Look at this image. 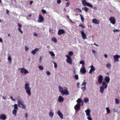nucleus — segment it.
<instances>
[{"instance_id": "62", "label": "nucleus", "mask_w": 120, "mask_h": 120, "mask_svg": "<svg viewBox=\"0 0 120 120\" xmlns=\"http://www.w3.org/2000/svg\"><path fill=\"white\" fill-rule=\"evenodd\" d=\"M104 56H105V58H106L107 57V55L106 54H105L104 55Z\"/></svg>"}, {"instance_id": "28", "label": "nucleus", "mask_w": 120, "mask_h": 120, "mask_svg": "<svg viewBox=\"0 0 120 120\" xmlns=\"http://www.w3.org/2000/svg\"><path fill=\"white\" fill-rule=\"evenodd\" d=\"M49 116L51 117H52L53 115H54V113L52 112H51L50 111L49 112Z\"/></svg>"}, {"instance_id": "5", "label": "nucleus", "mask_w": 120, "mask_h": 120, "mask_svg": "<svg viewBox=\"0 0 120 120\" xmlns=\"http://www.w3.org/2000/svg\"><path fill=\"white\" fill-rule=\"evenodd\" d=\"M18 69L19 70H20V72L22 73H24V74H26L29 73L28 71L27 70L23 68H19Z\"/></svg>"}, {"instance_id": "11", "label": "nucleus", "mask_w": 120, "mask_h": 120, "mask_svg": "<svg viewBox=\"0 0 120 120\" xmlns=\"http://www.w3.org/2000/svg\"><path fill=\"white\" fill-rule=\"evenodd\" d=\"M80 72L81 73V74H85L86 72V70L84 67H83L81 69Z\"/></svg>"}, {"instance_id": "18", "label": "nucleus", "mask_w": 120, "mask_h": 120, "mask_svg": "<svg viewBox=\"0 0 120 120\" xmlns=\"http://www.w3.org/2000/svg\"><path fill=\"white\" fill-rule=\"evenodd\" d=\"M92 22L95 24H98L99 23L100 21L96 19H94L92 20Z\"/></svg>"}, {"instance_id": "19", "label": "nucleus", "mask_w": 120, "mask_h": 120, "mask_svg": "<svg viewBox=\"0 0 120 120\" xmlns=\"http://www.w3.org/2000/svg\"><path fill=\"white\" fill-rule=\"evenodd\" d=\"M7 118L6 116L3 114H2L0 116V119L3 120H5Z\"/></svg>"}, {"instance_id": "27", "label": "nucleus", "mask_w": 120, "mask_h": 120, "mask_svg": "<svg viewBox=\"0 0 120 120\" xmlns=\"http://www.w3.org/2000/svg\"><path fill=\"white\" fill-rule=\"evenodd\" d=\"M82 9L86 12L88 11V9L86 7H83L82 8Z\"/></svg>"}, {"instance_id": "30", "label": "nucleus", "mask_w": 120, "mask_h": 120, "mask_svg": "<svg viewBox=\"0 0 120 120\" xmlns=\"http://www.w3.org/2000/svg\"><path fill=\"white\" fill-rule=\"evenodd\" d=\"M49 53L52 56H55V54L53 52L50 51L49 52Z\"/></svg>"}, {"instance_id": "1", "label": "nucleus", "mask_w": 120, "mask_h": 120, "mask_svg": "<svg viewBox=\"0 0 120 120\" xmlns=\"http://www.w3.org/2000/svg\"><path fill=\"white\" fill-rule=\"evenodd\" d=\"M59 88L60 92L61 93L62 95H63L65 94L66 95H69V92L67 88H65L64 90L63 88L60 86H59Z\"/></svg>"}, {"instance_id": "45", "label": "nucleus", "mask_w": 120, "mask_h": 120, "mask_svg": "<svg viewBox=\"0 0 120 120\" xmlns=\"http://www.w3.org/2000/svg\"><path fill=\"white\" fill-rule=\"evenodd\" d=\"M70 3L69 2H68L66 4V6L67 7L69 6V5Z\"/></svg>"}, {"instance_id": "21", "label": "nucleus", "mask_w": 120, "mask_h": 120, "mask_svg": "<svg viewBox=\"0 0 120 120\" xmlns=\"http://www.w3.org/2000/svg\"><path fill=\"white\" fill-rule=\"evenodd\" d=\"M39 49L38 48H37L34 50L31 51V53L33 55H35L37 52L38 51Z\"/></svg>"}, {"instance_id": "35", "label": "nucleus", "mask_w": 120, "mask_h": 120, "mask_svg": "<svg viewBox=\"0 0 120 120\" xmlns=\"http://www.w3.org/2000/svg\"><path fill=\"white\" fill-rule=\"evenodd\" d=\"M79 26H81L82 28H85V27L84 26L83 24L82 23H81L79 25Z\"/></svg>"}, {"instance_id": "14", "label": "nucleus", "mask_w": 120, "mask_h": 120, "mask_svg": "<svg viewBox=\"0 0 120 120\" xmlns=\"http://www.w3.org/2000/svg\"><path fill=\"white\" fill-rule=\"evenodd\" d=\"M90 67L91 68V69L89 71V73L90 74H91L92 72H94L95 69L94 67L92 65H91L90 66H89V67Z\"/></svg>"}, {"instance_id": "58", "label": "nucleus", "mask_w": 120, "mask_h": 120, "mask_svg": "<svg viewBox=\"0 0 120 120\" xmlns=\"http://www.w3.org/2000/svg\"><path fill=\"white\" fill-rule=\"evenodd\" d=\"M9 11L7 9V10H6V13L7 14H8V15H9Z\"/></svg>"}, {"instance_id": "16", "label": "nucleus", "mask_w": 120, "mask_h": 120, "mask_svg": "<svg viewBox=\"0 0 120 120\" xmlns=\"http://www.w3.org/2000/svg\"><path fill=\"white\" fill-rule=\"evenodd\" d=\"M80 105L78 104H76L74 106V109L76 111L79 110L80 108Z\"/></svg>"}, {"instance_id": "8", "label": "nucleus", "mask_w": 120, "mask_h": 120, "mask_svg": "<svg viewBox=\"0 0 120 120\" xmlns=\"http://www.w3.org/2000/svg\"><path fill=\"white\" fill-rule=\"evenodd\" d=\"M39 17L38 18V22H41L44 21V18L41 14H40L39 15Z\"/></svg>"}, {"instance_id": "42", "label": "nucleus", "mask_w": 120, "mask_h": 120, "mask_svg": "<svg viewBox=\"0 0 120 120\" xmlns=\"http://www.w3.org/2000/svg\"><path fill=\"white\" fill-rule=\"evenodd\" d=\"M106 66L107 68H109L111 66V65L109 64L108 63L106 65Z\"/></svg>"}, {"instance_id": "4", "label": "nucleus", "mask_w": 120, "mask_h": 120, "mask_svg": "<svg viewBox=\"0 0 120 120\" xmlns=\"http://www.w3.org/2000/svg\"><path fill=\"white\" fill-rule=\"evenodd\" d=\"M82 4L84 6H87L91 8L93 7V6L92 5L89 3L86 2L85 0H82Z\"/></svg>"}, {"instance_id": "63", "label": "nucleus", "mask_w": 120, "mask_h": 120, "mask_svg": "<svg viewBox=\"0 0 120 120\" xmlns=\"http://www.w3.org/2000/svg\"><path fill=\"white\" fill-rule=\"evenodd\" d=\"M0 42H2V39L1 38H0Z\"/></svg>"}, {"instance_id": "31", "label": "nucleus", "mask_w": 120, "mask_h": 120, "mask_svg": "<svg viewBox=\"0 0 120 120\" xmlns=\"http://www.w3.org/2000/svg\"><path fill=\"white\" fill-rule=\"evenodd\" d=\"M14 109H15L17 110L18 109V108L17 106V105L16 104H15L14 105Z\"/></svg>"}, {"instance_id": "44", "label": "nucleus", "mask_w": 120, "mask_h": 120, "mask_svg": "<svg viewBox=\"0 0 120 120\" xmlns=\"http://www.w3.org/2000/svg\"><path fill=\"white\" fill-rule=\"evenodd\" d=\"M88 116L87 117V119H88V120H92V118L90 116Z\"/></svg>"}, {"instance_id": "46", "label": "nucleus", "mask_w": 120, "mask_h": 120, "mask_svg": "<svg viewBox=\"0 0 120 120\" xmlns=\"http://www.w3.org/2000/svg\"><path fill=\"white\" fill-rule=\"evenodd\" d=\"M113 31L114 32V33H115L116 32H119L120 31V30H119L118 29H115V30H113Z\"/></svg>"}, {"instance_id": "40", "label": "nucleus", "mask_w": 120, "mask_h": 120, "mask_svg": "<svg viewBox=\"0 0 120 120\" xmlns=\"http://www.w3.org/2000/svg\"><path fill=\"white\" fill-rule=\"evenodd\" d=\"M75 78L76 80H78L79 79L78 75H75Z\"/></svg>"}, {"instance_id": "6", "label": "nucleus", "mask_w": 120, "mask_h": 120, "mask_svg": "<svg viewBox=\"0 0 120 120\" xmlns=\"http://www.w3.org/2000/svg\"><path fill=\"white\" fill-rule=\"evenodd\" d=\"M18 104L19 107L24 109H25L26 106L23 104L22 102L20 100H19L18 101Z\"/></svg>"}, {"instance_id": "56", "label": "nucleus", "mask_w": 120, "mask_h": 120, "mask_svg": "<svg viewBox=\"0 0 120 120\" xmlns=\"http://www.w3.org/2000/svg\"><path fill=\"white\" fill-rule=\"evenodd\" d=\"M77 85L78 86V87H79V85H80V83L79 82H77Z\"/></svg>"}, {"instance_id": "25", "label": "nucleus", "mask_w": 120, "mask_h": 120, "mask_svg": "<svg viewBox=\"0 0 120 120\" xmlns=\"http://www.w3.org/2000/svg\"><path fill=\"white\" fill-rule=\"evenodd\" d=\"M77 102L79 103H80L82 102V105H83V102L82 100L80 99H79L76 101Z\"/></svg>"}, {"instance_id": "13", "label": "nucleus", "mask_w": 120, "mask_h": 120, "mask_svg": "<svg viewBox=\"0 0 120 120\" xmlns=\"http://www.w3.org/2000/svg\"><path fill=\"white\" fill-rule=\"evenodd\" d=\"M65 33L64 30L63 29H60L59 30L58 32V34L59 35H61Z\"/></svg>"}, {"instance_id": "39", "label": "nucleus", "mask_w": 120, "mask_h": 120, "mask_svg": "<svg viewBox=\"0 0 120 120\" xmlns=\"http://www.w3.org/2000/svg\"><path fill=\"white\" fill-rule=\"evenodd\" d=\"M115 103L116 104H118L119 103V101L116 98L115 99Z\"/></svg>"}, {"instance_id": "57", "label": "nucleus", "mask_w": 120, "mask_h": 120, "mask_svg": "<svg viewBox=\"0 0 120 120\" xmlns=\"http://www.w3.org/2000/svg\"><path fill=\"white\" fill-rule=\"evenodd\" d=\"M92 52L94 54H95L96 52V51L93 49L92 50Z\"/></svg>"}, {"instance_id": "22", "label": "nucleus", "mask_w": 120, "mask_h": 120, "mask_svg": "<svg viewBox=\"0 0 120 120\" xmlns=\"http://www.w3.org/2000/svg\"><path fill=\"white\" fill-rule=\"evenodd\" d=\"M57 112L60 117L62 119H63V115L62 113L60 112V111L59 110Z\"/></svg>"}, {"instance_id": "3", "label": "nucleus", "mask_w": 120, "mask_h": 120, "mask_svg": "<svg viewBox=\"0 0 120 120\" xmlns=\"http://www.w3.org/2000/svg\"><path fill=\"white\" fill-rule=\"evenodd\" d=\"M108 85L106 84L105 82H102V86L100 87V92L102 93H103L104 90V89L107 88Z\"/></svg>"}, {"instance_id": "38", "label": "nucleus", "mask_w": 120, "mask_h": 120, "mask_svg": "<svg viewBox=\"0 0 120 120\" xmlns=\"http://www.w3.org/2000/svg\"><path fill=\"white\" fill-rule=\"evenodd\" d=\"M39 68L41 70H43V69L44 68L42 66H39Z\"/></svg>"}, {"instance_id": "43", "label": "nucleus", "mask_w": 120, "mask_h": 120, "mask_svg": "<svg viewBox=\"0 0 120 120\" xmlns=\"http://www.w3.org/2000/svg\"><path fill=\"white\" fill-rule=\"evenodd\" d=\"M53 64H54V67L55 68H56L57 67V64L55 62H53Z\"/></svg>"}, {"instance_id": "12", "label": "nucleus", "mask_w": 120, "mask_h": 120, "mask_svg": "<svg viewBox=\"0 0 120 120\" xmlns=\"http://www.w3.org/2000/svg\"><path fill=\"white\" fill-rule=\"evenodd\" d=\"M81 34L82 36V38L84 40H85L86 39V34L84 33L83 31H80Z\"/></svg>"}, {"instance_id": "2", "label": "nucleus", "mask_w": 120, "mask_h": 120, "mask_svg": "<svg viewBox=\"0 0 120 120\" xmlns=\"http://www.w3.org/2000/svg\"><path fill=\"white\" fill-rule=\"evenodd\" d=\"M30 85L28 83H26L25 85V89L26 93L29 96L31 95V88L29 87Z\"/></svg>"}, {"instance_id": "7", "label": "nucleus", "mask_w": 120, "mask_h": 120, "mask_svg": "<svg viewBox=\"0 0 120 120\" xmlns=\"http://www.w3.org/2000/svg\"><path fill=\"white\" fill-rule=\"evenodd\" d=\"M86 82H83V83L82 84L81 89L82 91H85L86 90Z\"/></svg>"}, {"instance_id": "41", "label": "nucleus", "mask_w": 120, "mask_h": 120, "mask_svg": "<svg viewBox=\"0 0 120 120\" xmlns=\"http://www.w3.org/2000/svg\"><path fill=\"white\" fill-rule=\"evenodd\" d=\"M8 60L9 62H11V58L10 57H9L8 58Z\"/></svg>"}, {"instance_id": "50", "label": "nucleus", "mask_w": 120, "mask_h": 120, "mask_svg": "<svg viewBox=\"0 0 120 120\" xmlns=\"http://www.w3.org/2000/svg\"><path fill=\"white\" fill-rule=\"evenodd\" d=\"M18 29L19 32H20L21 34H22L23 33L22 31L21 30V29L20 28H18Z\"/></svg>"}, {"instance_id": "51", "label": "nucleus", "mask_w": 120, "mask_h": 120, "mask_svg": "<svg viewBox=\"0 0 120 120\" xmlns=\"http://www.w3.org/2000/svg\"><path fill=\"white\" fill-rule=\"evenodd\" d=\"M57 2L58 4H60L61 2V0H57Z\"/></svg>"}, {"instance_id": "37", "label": "nucleus", "mask_w": 120, "mask_h": 120, "mask_svg": "<svg viewBox=\"0 0 120 120\" xmlns=\"http://www.w3.org/2000/svg\"><path fill=\"white\" fill-rule=\"evenodd\" d=\"M68 55L70 56H72L73 54V52L72 51H70L68 52Z\"/></svg>"}, {"instance_id": "60", "label": "nucleus", "mask_w": 120, "mask_h": 120, "mask_svg": "<svg viewBox=\"0 0 120 120\" xmlns=\"http://www.w3.org/2000/svg\"><path fill=\"white\" fill-rule=\"evenodd\" d=\"M75 71L76 70L75 69L74 70H73V73L74 74H76Z\"/></svg>"}, {"instance_id": "26", "label": "nucleus", "mask_w": 120, "mask_h": 120, "mask_svg": "<svg viewBox=\"0 0 120 120\" xmlns=\"http://www.w3.org/2000/svg\"><path fill=\"white\" fill-rule=\"evenodd\" d=\"M17 110L14 109L12 111V113L15 116H16V114L17 112Z\"/></svg>"}, {"instance_id": "49", "label": "nucleus", "mask_w": 120, "mask_h": 120, "mask_svg": "<svg viewBox=\"0 0 120 120\" xmlns=\"http://www.w3.org/2000/svg\"><path fill=\"white\" fill-rule=\"evenodd\" d=\"M78 10V12H80V13H81L82 11L79 8H77L76 9V10Z\"/></svg>"}, {"instance_id": "23", "label": "nucleus", "mask_w": 120, "mask_h": 120, "mask_svg": "<svg viewBox=\"0 0 120 120\" xmlns=\"http://www.w3.org/2000/svg\"><path fill=\"white\" fill-rule=\"evenodd\" d=\"M110 79L109 77L106 76L104 79L105 81L107 83L110 81Z\"/></svg>"}, {"instance_id": "10", "label": "nucleus", "mask_w": 120, "mask_h": 120, "mask_svg": "<svg viewBox=\"0 0 120 120\" xmlns=\"http://www.w3.org/2000/svg\"><path fill=\"white\" fill-rule=\"evenodd\" d=\"M109 20L110 23L113 24H114L116 22V20L113 17H111L109 19Z\"/></svg>"}, {"instance_id": "55", "label": "nucleus", "mask_w": 120, "mask_h": 120, "mask_svg": "<svg viewBox=\"0 0 120 120\" xmlns=\"http://www.w3.org/2000/svg\"><path fill=\"white\" fill-rule=\"evenodd\" d=\"M28 49H29V48L28 47H25V50L26 51H27L28 50Z\"/></svg>"}, {"instance_id": "33", "label": "nucleus", "mask_w": 120, "mask_h": 120, "mask_svg": "<svg viewBox=\"0 0 120 120\" xmlns=\"http://www.w3.org/2000/svg\"><path fill=\"white\" fill-rule=\"evenodd\" d=\"M80 16L81 17V21L82 22H83L84 19V17L82 16V15L81 14L80 15Z\"/></svg>"}, {"instance_id": "48", "label": "nucleus", "mask_w": 120, "mask_h": 120, "mask_svg": "<svg viewBox=\"0 0 120 120\" xmlns=\"http://www.w3.org/2000/svg\"><path fill=\"white\" fill-rule=\"evenodd\" d=\"M42 12L44 14H45L46 13V11L43 9L42 10Z\"/></svg>"}, {"instance_id": "15", "label": "nucleus", "mask_w": 120, "mask_h": 120, "mask_svg": "<svg viewBox=\"0 0 120 120\" xmlns=\"http://www.w3.org/2000/svg\"><path fill=\"white\" fill-rule=\"evenodd\" d=\"M103 79V76L101 75H100L98 77V82L99 84H101L102 82Z\"/></svg>"}, {"instance_id": "32", "label": "nucleus", "mask_w": 120, "mask_h": 120, "mask_svg": "<svg viewBox=\"0 0 120 120\" xmlns=\"http://www.w3.org/2000/svg\"><path fill=\"white\" fill-rule=\"evenodd\" d=\"M106 109L107 111V113L108 114L110 112V111L109 109L108 108H106Z\"/></svg>"}, {"instance_id": "29", "label": "nucleus", "mask_w": 120, "mask_h": 120, "mask_svg": "<svg viewBox=\"0 0 120 120\" xmlns=\"http://www.w3.org/2000/svg\"><path fill=\"white\" fill-rule=\"evenodd\" d=\"M52 40L55 43L57 42V40L56 38H53L52 39Z\"/></svg>"}, {"instance_id": "36", "label": "nucleus", "mask_w": 120, "mask_h": 120, "mask_svg": "<svg viewBox=\"0 0 120 120\" xmlns=\"http://www.w3.org/2000/svg\"><path fill=\"white\" fill-rule=\"evenodd\" d=\"M89 101V99L87 98H85L84 99V101L85 102H86Z\"/></svg>"}, {"instance_id": "34", "label": "nucleus", "mask_w": 120, "mask_h": 120, "mask_svg": "<svg viewBox=\"0 0 120 120\" xmlns=\"http://www.w3.org/2000/svg\"><path fill=\"white\" fill-rule=\"evenodd\" d=\"M79 63L80 64H82V66H83V65H84L85 64V63L84 62L83 60L80 61L79 62Z\"/></svg>"}, {"instance_id": "20", "label": "nucleus", "mask_w": 120, "mask_h": 120, "mask_svg": "<svg viewBox=\"0 0 120 120\" xmlns=\"http://www.w3.org/2000/svg\"><path fill=\"white\" fill-rule=\"evenodd\" d=\"M85 112L86 113V115L87 116H90V110L88 109L86 110L85 111Z\"/></svg>"}, {"instance_id": "61", "label": "nucleus", "mask_w": 120, "mask_h": 120, "mask_svg": "<svg viewBox=\"0 0 120 120\" xmlns=\"http://www.w3.org/2000/svg\"><path fill=\"white\" fill-rule=\"evenodd\" d=\"M25 117L26 118H27V116H28V114L27 113H26L25 114Z\"/></svg>"}, {"instance_id": "47", "label": "nucleus", "mask_w": 120, "mask_h": 120, "mask_svg": "<svg viewBox=\"0 0 120 120\" xmlns=\"http://www.w3.org/2000/svg\"><path fill=\"white\" fill-rule=\"evenodd\" d=\"M46 73L48 75H51L49 71H47L46 72Z\"/></svg>"}, {"instance_id": "59", "label": "nucleus", "mask_w": 120, "mask_h": 120, "mask_svg": "<svg viewBox=\"0 0 120 120\" xmlns=\"http://www.w3.org/2000/svg\"><path fill=\"white\" fill-rule=\"evenodd\" d=\"M33 1H30V5H31L33 3Z\"/></svg>"}, {"instance_id": "24", "label": "nucleus", "mask_w": 120, "mask_h": 120, "mask_svg": "<svg viewBox=\"0 0 120 120\" xmlns=\"http://www.w3.org/2000/svg\"><path fill=\"white\" fill-rule=\"evenodd\" d=\"M58 100L60 102H62L64 100V98L60 96L58 97Z\"/></svg>"}, {"instance_id": "9", "label": "nucleus", "mask_w": 120, "mask_h": 120, "mask_svg": "<svg viewBox=\"0 0 120 120\" xmlns=\"http://www.w3.org/2000/svg\"><path fill=\"white\" fill-rule=\"evenodd\" d=\"M66 56L67 58V62L70 64H71L72 63V61L71 57L68 55H66Z\"/></svg>"}, {"instance_id": "64", "label": "nucleus", "mask_w": 120, "mask_h": 120, "mask_svg": "<svg viewBox=\"0 0 120 120\" xmlns=\"http://www.w3.org/2000/svg\"><path fill=\"white\" fill-rule=\"evenodd\" d=\"M34 35L35 36H38L37 34L36 33L35 34L34 33Z\"/></svg>"}, {"instance_id": "17", "label": "nucleus", "mask_w": 120, "mask_h": 120, "mask_svg": "<svg viewBox=\"0 0 120 120\" xmlns=\"http://www.w3.org/2000/svg\"><path fill=\"white\" fill-rule=\"evenodd\" d=\"M113 57L114 58V61L115 62L119 61L118 58L120 57V56L117 55H116L115 56H114Z\"/></svg>"}, {"instance_id": "53", "label": "nucleus", "mask_w": 120, "mask_h": 120, "mask_svg": "<svg viewBox=\"0 0 120 120\" xmlns=\"http://www.w3.org/2000/svg\"><path fill=\"white\" fill-rule=\"evenodd\" d=\"M10 98L13 101H15V100L13 99L12 96H11L10 97Z\"/></svg>"}, {"instance_id": "54", "label": "nucleus", "mask_w": 120, "mask_h": 120, "mask_svg": "<svg viewBox=\"0 0 120 120\" xmlns=\"http://www.w3.org/2000/svg\"><path fill=\"white\" fill-rule=\"evenodd\" d=\"M18 26L19 28H21L22 27V25L21 24L18 23Z\"/></svg>"}, {"instance_id": "52", "label": "nucleus", "mask_w": 120, "mask_h": 120, "mask_svg": "<svg viewBox=\"0 0 120 120\" xmlns=\"http://www.w3.org/2000/svg\"><path fill=\"white\" fill-rule=\"evenodd\" d=\"M42 61V57L41 56H40V60L39 62L40 63H41Z\"/></svg>"}]
</instances>
